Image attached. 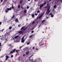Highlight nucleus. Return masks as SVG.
Returning <instances> with one entry per match:
<instances>
[{
    "instance_id": "nucleus-1",
    "label": "nucleus",
    "mask_w": 62,
    "mask_h": 62,
    "mask_svg": "<svg viewBox=\"0 0 62 62\" xmlns=\"http://www.w3.org/2000/svg\"><path fill=\"white\" fill-rule=\"evenodd\" d=\"M50 7H49L47 9V11L46 12V13L47 14H48L49 13H50Z\"/></svg>"
},
{
    "instance_id": "nucleus-2",
    "label": "nucleus",
    "mask_w": 62,
    "mask_h": 62,
    "mask_svg": "<svg viewBox=\"0 0 62 62\" xmlns=\"http://www.w3.org/2000/svg\"><path fill=\"white\" fill-rule=\"evenodd\" d=\"M43 4H40V9L41 8H43Z\"/></svg>"
},
{
    "instance_id": "nucleus-3",
    "label": "nucleus",
    "mask_w": 62,
    "mask_h": 62,
    "mask_svg": "<svg viewBox=\"0 0 62 62\" xmlns=\"http://www.w3.org/2000/svg\"><path fill=\"white\" fill-rule=\"evenodd\" d=\"M12 8L11 7H10V8H7V9L8 10V11H9V10H11L12 9Z\"/></svg>"
},
{
    "instance_id": "nucleus-4",
    "label": "nucleus",
    "mask_w": 62,
    "mask_h": 62,
    "mask_svg": "<svg viewBox=\"0 0 62 62\" xmlns=\"http://www.w3.org/2000/svg\"><path fill=\"white\" fill-rule=\"evenodd\" d=\"M23 31H20L18 33L19 34H22L23 33Z\"/></svg>"
},
{
    "instance_id": "nucleus-5",
    "label": "nucleus",
    "mask_w": 62,
    "mask_h": 62,
    "mask_svg": "<svg viewBox=\"0 0 62 62\" xmlns=\"http://www.w3.org/2000/svg\"><path fill=\"white\" fill-rule=\"evenodd\" d=\"M8 34V35H10V33L9 32H8L7 34V33H6L5 34V36H7V35Z\"/></svg>"
},
{
    "instance_id": "nucleus-6",
    "label": "nucleus",
    "mask_w": 62,
    "mask_h": 62,
    "mask_svg": "<svg viewBox=\"0 0 62 62\" xmlns=\"http://www.w3.org/2000/svg\"><path fill=\"white\" fill-rule=\"evenodd\" d=\"M19 34L18 35L15 36V39H17V38H18V37H19Z\"/></svg>"
},
{
    "instance_id": "nucleus-7",
    "label": "nucleus",
    "mask_w": 62,
    "mask_h": 62,
    "mask_svg": "<svg viewBox=\"0 0 62 62\" xmlns=\"http://www.w3.org/2000/svg\"><path fill=\"white\" fill-rule=\"evenodd\" d=\"M6 60H7L8 59V58H9V56H6Z\"/></svg>"
},
{
    "instance_id": "nucleus-8",
    "label": "nucleus",
    "mask_w": 62,
    "mask_h": 62,
    "mask_svg": "<svg viewBox=\"0 0 62 62\" xmlns=\"http://www.w3.org/2000/svg\"><path fill=\"white\" fill-rule=\"evenodd\" d=\"M16 52L17 53V54H18L19 52V50H16Z\"/></svg>"
},
{
    "instance_id": "nucleus-9",
    "label": "nucleus",
    "mask_w": 62,
    "mask_h": 62,
    "mask_svg": "<svg viewBox=\"0 0 62 62\" xmlns=\"http://www.w3.org/2000/svg\"><path fill=\"white\" fill-rule=\"evenodd\" d=\"M15 21L16 22H17V23H18V22H19V21H18V19H15Z\"/></svg>"
},
{
    "instance_id": "nucleus-10",
    "label": "nucleus",
    "mask_w": 62,
    "mask_h": 62,
    "mask_svg": "<svg viewBox=\"0 0 62 62\" xmlns=\"http://www.w3.org/2000/svg\"><path fill=\"white\" fill-rule=\"evenodd\" d=\"M29 52L28 51H27L26 52V54L27 55H28L29 54Z\"/></svg>"
},
{
    "instance_id": "nucleus-11",
    "label": "nucleus",
    "mask_w": 62,
    "mask_h": 62,
    "mask_svg": "<svg viewBox=\"0 0 62 62\" xmlns=\"http://www.w3.org/2000/svg\"><path fill=\"white\" fill-rule=\"evenodd\" d=\"M27 12V10L26 9L24 10V13H26Z\"/></svg>"
},
{
    "instance_id": "nucleus-12",
    "label": "nucleus",
    "mask_w": 62,
    "mask_h": 62,
    "mask_svg": "<svg viewBox=\"0 0 62 62\" xmlns=\"http://www.w3.org/2000/svg\"><path fill=\"white\" fill-rule=\"evenodd\" d=\"M24 41H25L24 40H22L21 42L22 43H23L24 42Z\"/></svg>"
},
{
    "instance_id": "nucleus-13",
    "label": "nucleus",
    "mask_w": 62,
    "mask_h": 62,
    "mask_svg": "<svg viewBox=\"0 0 62 62\" xmlns=\"http://www.w3.org/2000/svg\"><path fill=\"white\" fill-rule=\"evenodd\" d=\"M25 27V26H24L23 27H22L21 29V30H23V29L24 28V27Z\"/></svg>"
},
{
    "instance_id": "nucleus-14",
    "label": "nucleus",
    "mask_w": 62,
    "mask_h": 62,
    "mask_svg": "<svg viewBox=\"0 0 62 62\" xmlns=\"http://www.w3.org/2000/svg\"><path fill=\"white\" fill-rule=\"evenodd\" d=\"M23 2V0H21L19 2V3H20L21 4H22V2Z\"/></svg>"
},
{
    "instance_id": "nucleus-15",
    "label": "nucleus",
    "mask_w": 62,
    "mask_h": 62,
    "mask_svg": "<svg viewBox=\"0 0 62 62\" xmlns=\"http://www.w3.org/2000/svg\"><path fill=\"white\" fill-rule=\"evenodd\" d=\"M14 17H15V16H14V15L11 18L12 19H13V18H14Z\"/></svg>"
},
{
    "instance_id": "nucleus-16",
    "label": "nucleus",
    "mask_w": 62,
    "mask_h": 62,
    "mask_svg": "<svg viewBox=\"0 0 62 62\" xmlns=\"http://www.w3.org/2000/svg\"><path fill=\"white\" fill-rule=\"evenodd\" d=\"M27 27H26L25 28H24V29H23V31H24L25 30H26V29H27Z\"/></svg>"
},
{
    "instance_id": "nucleus-17",
    "label": "nucleus",
    "mask_w": 62,
    "mask_h": 62,
    "mask_svg": "<svg viewBox=\"0 0 62 62\" xmlns=\"http://www.w3.org/2000/svg\"><path fill=\"white\" fill-rule=\"evenodd\" d=\"M54 8H55L56 7V5H54Z\"/></svg>"
},
{
    "instance_id": "nucleus-18",
    "label": "nucleus",
    "mask_w": 62,
    "mask_h": 62,
    "mask_svg": "<svg viewBox=\"0 0 62 62\" xmlns=\"http://www.w3.org/2000/svg\"><path fill=\"white\" fill-rule=\"evenodd\" d=\"M15 51H16V49H14L13 50V52L14 53V52H15Z\"/></svg>"
},
{
    "instance_id": "nucleus-19",
    "label": "nucleus",
    "mask_w": 62,
    "mask_h": 62,
    "mask_svg": "<svg viewBox=\"0 0 62 62\" xmlns=\"http://www.w3.org/2000/svg\"><path fill=\"white\" fill-rule=\"evenodd\" d=\"M31 16L33 18H34L35 16V14L32 15Z\"/></svg>"
},
{
    "instance_id": "nucleus-20",
    "label": "nucleus",
    "mask_w": 62,
    "mask_h": 62,
    "mask_svg": "<svg viewBox=\"0 0 62 62\" xmlns=\"http://www.w3.org/2000/svg\"><path fill=\"white\" fill-rule=\"evenodd\" d=\"M42 17V15H40V16H39V19H40Z\"/></svg>"
},
{
    "instance_id": "nucleus-21",
    "label": "nucleus",
    "mask_w": 62,
    "mask_h": 62,
    "mask_svg": "<svg viewBox=\"0 0 62 62\" xmlns=\"http://www.w3.org/2000/svg\"><path fill=\"white\" fill-rule=\"evenodd\" d=\"M33 35H31L30 36H29V38H32V37H33Z\"/></svg>"
},
{
    "instance_id": "nucleus-22",
    "label": "nucleus",
    "mask_w": 62,
    "mask_h": 62,
    "mask_svg": "<svg viewBox=\"0 0 62 62\" xmlns=\"http://www.w3.org/2000/svg\"><path fill=\"white\" fill-rule=\"evenodd\" d=\"M20 7H21V6L20 5H19L18 6V8H20Z\"/></svg>"
},
{
    "instance_id": "nucleus-23",
    "label": "nucleus",
    "mask_w": 62,
    "mask_h": 62,
    "mask_svg": "<svg viewBox=\"0 0 62 62\" xmlns=\"http://www.w3.org/2000/svg\"><path fill=\"white\" fill-rule=\"evenodd\" d=\"M54 15H53V14L52 15H51V17H54Z\"/></svg>"
},
{
    "instance_id": "nucleus-24",
    "label": "nucleus",
    "mask_w": 62,
    "mask_h": 62,
    "mask_svg": "<svg viewBox=\"0 0 62 62\" xmlns=\"http://www.w3.org/2000/svg\"><path fill=\"white\" fill-rule=\"evenodd\" d=\"M12 28V26H10L9 27V29H11Z\"/></svg>"
},
{
    "instance_id": "nucleus-25",
    "label": "nucleus",
    "mask_w": 62,
    "mask_h": 62,
    "mask_svg": "<svg viewBox=\"0 0 62 62\" xmlns=\"http://www.w3.org/2000/svg\"><path fill=\"white\" fill-rule=\"evenodd\" d=\"M45 22V20H43V21H42V23H43V22Z\"/></svg>"
},
{
    "instance_id": "nucleus-26",
    "label": "nucleus",
    "mask_w": 62,
    "mask_h": 62,
    "mask_svg": "<svg viewBox=\"0 0 62 62\" xmlns=\"http://www.w3.org/2000/svg\"><path fill=\"white\" fill-rule=\"evenodd\" d=\"M13 51H11L10 52V54H13Z\"/></svg>"
},
{
    "instance_id": "nucleus-27",
    "label": "nucleus",
    "mask_w": 62,
    "mask_h": 62,
    "mask_svg": "<svg viewBox=\"0 0 62 62\" xmlns=\"http://www.w3.org/2000/svg\"><path fill=\"white\" fill-rule=\"evenodd\" d=\"M46 1L45 3H44L43 4V5H45L46 4Z\"/></svg>"
},
{
    "instance_id": "nucleus-28",
    "label": "nucleus",
    "mask_w": 62,
    "mask_h": 62,
    "mask_svg": "<svg viewBox=\"0 0 62 62\" xmlns=\"http://www.w3.org/2000/svg\"><path fill=\"white\" fill-rule=\"evenodd\" d=\"M21 8H22V9H23V6H21Z\"/></svg>"
},
{
    "instance_id": "nucleus-29",
    "label": "nucleus",
    "mask_w": 62,
    "mask_h": 62,
    "mask_svg": "<svg viewBox=\"0 0 62 62\" xmlns=\"http://www.w3.org/2000/svg\"><path fill=\"white\" fill-rule=\"evenodd\" d=\"M23 51L24 52H25V51H26V49L24 48L23 49Z\"/></svg>"
},
{
    "instance_id": "nucleus-30",
    "label": "nucleus",
    "mask_w": 62,
    "mask_h": 62,
    "mask_svg": "<svg viewBox=\"0 0 62 62\" xmlns=\"http://www.w3.org/2000/svg\"><path fill=\"white\" fill-rule=\"evenodd\" d=\"M29 8V7L28 6H27V9H28Z\"/></svg>"
},
{
    "instance_id": "nucleus-31",
    "label": "nucleus",
    "mask_w": 62,
    "mask_h": 62,
    "mask_svg": "<svg viewBox=\"0 0 62 62\" xmlns=\"http://www.w3.org/2000/svg\"><path fill=\"white\" fill-rule=\"evenodd\" d=\"M12 8H14V6H13V5L12 6Z\"/></svg>"
},
{
    "instance_id": "nucleus-32",
    "label": "nucleus",
    "mask_w": 62,
    "mask_h": 62,
    "mask_svg": "<svg viewBox=\"0 0 62 62\" xmlns=\"http://www.w3.org/2000/svg\"><path fill=\"white\" fill-rule=\"evenodd\" d=\"M8 10H6L5 11L6 12V13H7V12H8Z\"/></svg>"
},
{
    "instance_id": "nucleus-33",
    "label": "nucleus",
    "mask_w": 62,
    "mask_h": 62,
    "mask_svg": "<svg viewBox=\"0 0 62 62\" xmlns=\"http://www.w3.org/2000/svg\"><path fill=\"white\" fill-rule=\"evenodd\" d=\"M29 44H30V42H29L27 44V45H29Z\"/></svg>"
},
{
    "instance_id": "nucleus-34",
    "label": "nucleus",
    "mask_w": 62,
    "mask_h": 62,
    "mask_svg": "<svg viewBox=\"0 0 62 62\" xmlns=\"http://www.w3.org/2000/svg\"><path fill=\"white\" fill-rule=\"evenodd\" d=\"M44 13H43L42 14H41V15L42 16H43V14H44Z\"/></svg>"
},
{
    "instance_id": "nucleus-35",
    "label": "nucleus",
    "mask_w": 62,
    "mask_h": 62,
    "mask_svg": "<svg viewBox=\"0 0 62 62\" xmlns=\"http://www.w3.org/2000/svg\"><path fill=\"white\" fill-rule=\"evenodd\" d=\"M44 13H43L42 14H41V15L42 16H43V14H44Z\"/></svg>"
},
{
    "instance_id": "nucleus-36",
    "label": "nucleus",
    "mask_w": 62,
    "mask_h": 62,
    "mask_svg": "<svg viewBox=\"0 0 62 62\" xmlns=\"http://www.w3.org/2000/svg\"><path fill=\"white\" fill-rule=\"evenodd\" d=\"M11 57H13V55H11Z\"/></svg>"
},
{
    "instance_id": "nucleus-37",
    "label": "nucleus",
    "mask_w": 62,
    "mask_h": 62,
    "mask_svg": "<svg viewBox=\"0 0 62 62\" xmlns=\"http://www.w3.org/2000/svg\"><path fill=\"white\" fill-rule=\"evenodd\" d=\"M52 15V13H51L49 14L50 15Z\"/></svg>"
},
{
    "instance_id": "nucleus-38",
    "label": "nucleus",
    "mask_w": 62,
    "mask_h": 62,
    "mask_svg": "<svg viewBox=\"0 0 62 62\" xmlns=\"http://www.w3.org/2000/svg\"><path fill=\"white\" fill-rule=\"evenodd\" d=\"M23 39H24V37H23L21 39L22 40H23Z\"/></svg>"
},
{
    "instance_id": "nucleus-39",
    "label": "nucleus",
    "mask_w": 62,
    "mask_h": 62,
    "mask_svg": "<svg viewBox=\"0 0 62 62\" xmlns=\"http://www.w3.org/2000/svg\"><path fill=\"white\" fill-rule=\"evenodd\" d=\"M18 27H20V26H21V25H20V24H19L18 25Z\"/></svg>"
},
{
    "instance_id": "nucleus-40",
    "label": "nucleus",
    "mask_w": 62,
    "mask_h": 62,
    "mask_svg": "<svg viewBox=\"0 0 62 62\" xmlns=\"http://www.w3.org/2000/svg\"><path fill=\"white\" fill-rule=\"evenodd\" d=\"M35 21H33L32 22V24H33V23H35Z\"/></svg>"
},
{
    "instance_id": "nucleus-41",
    "label": "nucleus",
    "mask_w": 62,
    "mask_h": 62,
    "mask_svg": "<svg viewBox=\"0 0 62 62\" xmlns=\"http://www.w3.org/2000/svg\"><path fill=\"white\" fill-rule=\"evenodd\" d=\"M36 50H39V49L38 48H36Z\"/></svg>"
},
{
    "instance_id": "nucleus-42",
    "label": "nucleus",
    "mask_w": 62,
    "mask_h": 62,
    "mask_svg": "<svg viewBox=\"0 0 62 62\" xmlns=\"http://www.w3.org/2000/svg\"><path fill=\"white\" fill-rule=\"evenodd\" d=\"M39 10H38L37 11V13H39Z\"/></svg>"
},
{
    "instance_id": "nucleus-43",
    "label": "nucleus",
    "mask_w": 62,
    "mask_h": 62,
    "mask_svg": "<svg viewBox=\"0 0 62 62\" xmlns=\"http://www.w3.org/2000/svg\"><path fill=\"white\" fill-rule=\"evenodd\" d=\"M25 55H26V54H23V56H25Z\"/></svg>"
},
{
    "instance_id": "nucleus-44",
    "label": "nucleus",
    "mask_w": 62,
    "mask_h": 62,
    "mask_svg": "<svg viewBox=\"0 0 62 62\" xmlns=\"http://www.w3.org/2000/svg\"><path fill=\"white\" fill-rule=\"evenodd\" d=\"M3 30H4V29H3L1 31H2V32H3Z\"/></svg>"
},
{
    "instance_id": "nucleus-45",
    "label": "nucleus",
    "mask_w": 62,
    "mask_h": 62,
    "mask_svg": "<svg viewBox=\"0 0 62 62\" xmlns=\"http://www.w3.org/2000/svg\"><path fill=\"white\" fill-rule=\"evenodd\" d=\"M35 49V46H34L33 48V49Z\"/></svg>"
},
{
    "instance_id": "nucleus-46",
    "label": "nucleus",
    "mask_w": 62,
    "mask_h": 62,
    "mask_svg": "<svg viewBox=\"0 0 62 62\" xmlns=\"http://www.w3.org/2000/svg\"><path fill=\"white\" fill-rule=\"evenodd\" d=\"M34 32V31H31V33H33Z\"/></svg>"
},
{
    "instance_id": "nucleus-47",
    "label": "nucleus",
    "mask_w": 62,
    "mask_h": 62,
    "mask_svg": "<svg viewBox=\"0 0 62 62\" xmlns=\"http://www.w3.org/2000/svg\"><path fill=\"white\" fill-rule=\"evenodd\" d=\"M1 24H2V22H0V25H1Z\"/></svg>"
},
{
    "instance_id": "nucleus-48",
    "label": "nucleus",
    "mask_w": 62,
    "mask_h": 62,
    "mask_svg": "<svg viewBox=\"0 0 62 62\" xmlns=\"http://www.w3.org/2000/svg\"><path fill=\"white\" fill-rule=\"evenodd\" d=\"M52 10L53 11H54V8H53V9H52Z\"/></svg>"
},
{
    "instance_id": "nucleus-49",
    "label": "nucleus",
    "mask_w": 62,
    "mask_h": 62,
    "mask_svg": "<svg viewBox=\"0 0 62 62\" xmlns=\"http://www.w3.org/2000/svg\"><path fill=\"white\" fill-rule=\"evenodd\" d=\"M0 46H1V43H0Z\"/></svg>"
},
{
    "instance_id": "nucleus-50",
    "label": "nucleus",
    "mask_w": 62,
    "mask_h": 62,
    "mask_svg": "<svg viewBox=\"0 0 62 62\" xmlns=\"http://www.w3.org/2000/svg\"><path fill=\"white\" fill-rule=\"evenodd\" d=\"M35 15H36V16H37V15H38V14H35Z\"/></svg>"
},
{
    "instance_id": "nucleus-51",
    "label": "nucleus",
    "mask_w": 62,
    "mask_h": 62,
    "mask_svg": "<svg viewBox=\"0 0 62 62\" xmlns=\"http://www.w3.org/2000/svg\"><path fill=\"white\" fill-rule=\"evenodd\" d=\"M3 0H1V2H3Z\"/></svg>"
},
{
    "instance_id": "nucleus-52",
    "label": "nucleus",
    "mask_w": 62,
    "mask_h": 62,
    "mask_svg": "<svg viewBox=\"0 0 62 62\" xmlns=\"http://www.w3.org/2000/svg\"><path fill=\"white\" fill-rule=\"evenodd\" d=\"M47 7H49V4H47Z\"/></svg>"
},
{
    "instance_id": "nucleus-53",
    "label": "nucleus",
    "mask_w": 62,
    "mask_h": 62,
    "mask_svg": "<svg viewBox=\"0 0 62 62\" xmlns=\"http://www.w3.org/2000/svg\"><path fill=\"white\" fill-rule=\"evenodd\" d=\"M40 25H39L38 27V28H39V27H40Z\"/></svg>"
},
{
    "instance_id": "nucleus-54",
    "label": "nucleus",
    "mask_w": 62,
    "mask_h": 62,
    "mask_svg": "<svg viewBox=\"0 0 62 62\" xmlns=\"http://www.w3.org/2000/svg\"><path fill=\"white\" fill-rule=\"evenodd\" d=\"M31 57H32L31 56H30V57H29V58H31Z\"/></svg>"
},
{
    "instance_id": "nucleus-55",
    "label": "nucleus",
    "mask_w": 62,
    "mask_h": 62,
    "mask_svg": "<svg viewBox=\"0 0 62 62\" xmlns=\"http://www.w3.org/2000/svg\"><path fill=\"white\" fill-rule=\"evenodd\" d=\"M33 54H32V55H31V56L32 57V56H33Z\"/></svg>"
},
{
    "instance_id": "nucleus-56",
    "label": "nucleus",
    "mask_w": 62,
    "mask_h": 62,
    "mask_svg": "<svg viewBox=\"0 0 62 62\" xmlns=\"http://www.w3.org/2000/svg\"><path fill=\"white\" fill-rule=\"evenodd\" d=\"M22 47H22H20V49Z\"/></svg>"
},
{
    "instance_id": "nucleus-57",
    "label": "nucleus",
    "mask_w": 62,
    "mask_h": 62,
    "mask_svg": "<svg viewBox=\"0 0 62 62\" xmlns=\"http://www.w3.org/2000/svg\"><path fill=\"white\" fill-rule=\"evenodd\" d=\"M46 19H48V17H46Z\"/></svg>"
},
{
    "instance_id": "nucleus-58",
    "label": "nucleus",
    "mask_w": 62,
    "mask_h": 62,
    "mask_svg": "<svg viewBox=\"0 0 62 62\" xmlns=\"http://www.w3.org/2000/svg\"><path fill=\"white\" fill-rule=\"evenodd\" d=\"M39 23V21H38L37 22V23Z\"/></svg>"
},
{
    "instance_id": "nucleus-59",
    "label": "nucleus",
    "mask_w": 62,
    "mask_h": 62,
    "mask_svg": "<svg viewBox=\"0 0 62 62\" xmlns=\"http://www.w3.org/2000/svg\"><path fill=\"white\" fill-rule=\"evenodd\" d=\"M43 44H44V43H43L42 44H41V45H43Z\"/></svg>"
},
{
    "instance_id": "nucleus-60",
    "label": "nucleus",
    "mask_w": 62,
    "mask_h": 62,
    "mask_svg": "<svg viewBox=\"0 0 62 62\" xmlns=\"http://www.w3.org/2000/svg\"><path fill=\"white\" fill-rule=\"evenodd\" d=\"M1 51V48H0V51Z\"/></svg>"
},
{
    "instance_id": "nucleus-61",
    "label": "nucleus",
    "mask_w": 62,
    "mask_h": 62,
    "mask_svg": "<svg viewBox=\"0 0 62 62\" xmlns=\"http://www.w3.org/2000/svg\"><path fill=\"white\" fill-rule=\"evenodd\" d=\"M9 46H11V44H9Z\"/></svg>"
},
{
    "instance_id": "nucleus-62",
    "label": "nucleus",
    "mask_w": 62,
    "mask_h": 62,
    "mask_svg": "<svg viewBox=\"0 0 62 62\" xmlns=\"http://www.w3.org/2000/svg\"><path fill=\"white\" fill-rule=\"evenodd\" d=\"M42 46V45H39V46Z\"/></svg>"
},
{
    "instance_id": "nucleus-63",
    "label": "nucleus",
    "mask_w": 62,
    "mask_h": 62,
    "mask_svg": "<svg viewBox=\"0 0 62 62\" xmlns=\"http://www.w3.org/2000/svg\"><path fill=\"white\" fill-rule=\"evenodd\" d=\"M34 29H31V30H33Z\"/></svg>"
},
{
    "instance_id": "nucleus-64",
    "label": "nucleus",
    "mask_w": 62,
    "mask_h": 62,
    "mask_svg": "<svg viewBox=\"0 0 62 62\" xmlns=\"http://www.w3.org/2000/svg\"><path fill=\"white\" fill-rule=\"evenodd\" d=\"M26 20H27V21L28 20V19H26Z\"/></svg>"
}]
</instances>
